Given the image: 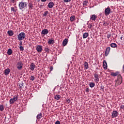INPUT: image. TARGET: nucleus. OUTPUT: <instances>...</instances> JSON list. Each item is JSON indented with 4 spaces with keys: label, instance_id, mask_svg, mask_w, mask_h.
<instances>
[{
    "label": "nucleus",
    "instance_id": "nucleus-21",
    "mask_svg": "<svg viewBox=\"0 0 124 124\" xmlns=\"http://www.w3.org/2000/svg\"><path fill=\"white\" fill-rule=\"evenodd\" d=\"M103 65L105 69H107V62L106 61H104Z\"/></svg>",
    "mask_w": 124,
    "mask_h": 124
},
{
    "label": "nucleus",
    "instance_id": "nucleus-44",
    "mask_svg": "<svg viewBox=\"0 0 124 124\" xmlns=\"http://www.w3.org/2000/svg\"><path fill=\"white\" fill-rule=\"evenodd\" d=\"M120 109H124V105H121L120 106Z\"/></svg>",
    "mask_w": 124,
    "mask_h": 124
},
{
    "label": "nucleus",
    "instance_id": "nucleus-48",
    "mask_svg": "<svg viewBox=\"0 0 124 124\" xmlns=\"http://www.w3.org/2000/svg\"><path fill=\"white\" fill-rule=\"evenodd\" d=\"M47 0H41V1L42 2H45V1H46Z\"/></svg>",
    "mask_w": 124,
    "mask_h": 124
},
{
    "label": "nucleus",
    "instance_id": "nucleus-24",
    "mask_svg": "<svg viewBox=\"0 0 124 124\" xmlns=\"http://www.w3.org/2000/svg\"><path fill=\"white\" fill-rule=\"evenodd\" d=\"M110 46L112 48H116V47H117V44L116 43H112L110 44Z\"/></svg>",
    "mask_w": 124,
    "mask_h": 124
},
{
    "label": "nucleus",
    "instance_id": "nucleus-46",
    "mask_svg": "<svg viewBox=\"0 0 124 124\" xmlns=\"http://www.w3.org/2000/svg\"><path fill=\"white\" fill-rule=\"evenodd\" d=\"M11 1H12L13 3H15V0H11Z\"/></svg>",
    "mask_w": 124,
    "mask_h": 124
},
{
    "label": "nucleus",
    "instance_id": "nucleus-36",
    "mask_svg": "<svg viewBox=\"0 0 124 124\" xmlns=\"http://www.w3.org/2000/svg\"><path fill=\"white\" fill-rule=\"evenodd\" d=\"M45 51L46 52V53H49V48L48 47H45Z\"/></svg>",
    "mask_w": 124,
    "mask_h": 124
},
{
    "label": "nucleus",
    "instance_id": "nucleus-47",
    "mask_svg": "<svg viewBox=\"0 0 124 124\" xmlns=\"http://www.w3.org/2000/svg\"><path fill=\"white\" fill-rule=\"evenodd\" d=\"M22 44H23V43L22 41H20V43L19 44V46H22Z\"/></svg>",
    "mask_w": 124,
    "mask_h": 124
},
{
    "label": "nucleus",
    "instance_id": "nucleus-50",
    "mask_svg": "<svg viewBox=\"0 0 124 124\" xmlns=\"http://www.w3.org/2000/svg\"><path fill=\"white\" fill-rule=\"evenodd\" d=\"M67 102H68V103L70 102V99H68L67 100Z\"/></svg>",
    "mask_w": 124,
    "mask_h": 124
},
{
    "label": "nucleus",
    "instance_id": "nucleus-28",
    "mask_svg": "<svg viewBox=\"0 0 124 124\" xmlns=\"http://www.w3.org/2000/svg\"><path fill=\"white\" fill-rule=\"evenodd\" d=\"M89 86L90 88H93L95 86V84L93 82H91L90 84H89Z\"/></svg>",
    "mask_w": 124,
    "mask_h": 124
},
{
    "label": "nucleus",
    "instance_id": "nucleus-22",
    "mask_svg": "<svg viewBox=\"0 0 124 124\" xmlns=\"http://www.w3.org/2000/svg\"><path fill=\"white\" fill-rule=\"evenodd\" d=\"M88 36H89V33H88L85 32V33H83V38L84 39H85V38H87V37H88Z\"/></svg>",
    "mask_w": 124,
    "mask_h": 124
},
{
    "label": "nucleus",
    "instance_id": "nucleus-15",
    "mask_svg": "<svg viewBox=\"0 0 124 124\" xmlns=\"http://www.w3.org/2000/svg\"><path fill=\"white\" fill-rule=\"evenodd\" d=\"M68 42V40L67 39H65L62 42V45L63 46H66Z\"/></svg>",
    "mask_w": 124,
    "mask_h": 124
},
{
    "label": "nucleus",
    "instance_id": "nucleus-39",
    "mask_svg": "<svg viewBox=\"0 0 124 124\" xmlns=\"http://www.w3.org/2000/svg\"><path fill=\"white\" fill-rule=\"evenodd\" d=\"M11 11H14V12H16V11H15V8H14V7H11Z\"/></svg>",
    "mask_w": 124,
    "mask_h": 124
},
{
    "label": "nucleus",
    "instance_id": "nucleus-10",
    "mask_svg": "<svg viewBox=\"0 0 124 124\" xmlns=\"http://www.w3.org/2000/svg\"><path fill=\"white\" fill-rule=\"evenodd\" d=\"M97 18V16H96L95 15H91L90 16V20H92V21H95Z\"/></svg>",
    "mask_w": 124,
    "mask_h": 124
},
{
    "label": "nucleus",
    "instance_id": "nucleus-30",
    "mask_svg": "<svg viewBox=\"0 0 124 124\" xmlns=\"http://www.w3.org/2000/svg\"><path fill=\"white\" fill-rule=\"evenodd\" d=\"M54 42H55V41H54V40H52V39H50L48 41V44H53Z\"/></svg>",
    "mask_w": 124,
    "mask_h": 124
},
{
    "label": "nucleus",
    "instance_id": "nucleus-11",
    "mask_svg": "<svg viewBox=\"0 0 124 124\" xmlns=\"http://www.w3.org/2000/svg\"><path fill=\"white\" fill-rule=\"evenodd\" d=\"M49 31H48L47 29H44L42 31L41 34H44V35H46V34H48Z\"/></svg>",
    "mask_w": 124,
    "mask_h": 124
},
{
    "label": "nucleus",
    "instance_id": "nucleus-52",
    "mask_svg": "<svg viewBox=\"0 0 124 124\" xmlns=\"http://www.w3.org/2000/svg\"><path fill=\"white\" fill-rule=\"evenodd\" d=\"M38 2H39L40 1V0H36Z\"/></svg>",
    "mask_w": 124,
    "mask_h": 124
},
{
    "label": "nucleus",
    "instance_id": "nucleus-33",
    "mask_svg": "<svg viewBox=\"0 0 124 124\" xmlns=\"http://www.w3.org/2000/svg\"><path fill=\"white\" fill-rule=\"evenodd\" d=\"M10 104H13V103H15V102L13 100L12 98H11L9 101Z\"/></svg>",
    "mask_w": 124,
    "mask_h": 124
},
{
    "label": "nucleus",
    "instance_id": "nucleus-3",
    "mask_svg": "<svg viewBox=\"0 0 124 124\" xmlns=\"http://www.w3.org/2000/svg\"><path fill=\"white\" fill-rule=\"evenodd\" d=\"M122 82H123V78L121 75H119L118 76V78L116 82V85H121L122 84Z\"/></svg>",
    "mask_w": 124,
    "mask_h": 124
},
{
    "label": "nucleus",
    "instance_id": "nucleus-8",
    "mask_svg": "<svg viewBox=\"0 0 124 124\" xmlns=\"http://www.w3.org/2000/svg\"><path fill=\"white\" fill-rule=\"evenodd\" d=\"M94 81L95 82H99V75L96 73L94 74Z\"/></svg>",
    "mask_w": 124,
    "mask_h": 124
},
{
    "label": "nucleus",
    "instance_id": "nucleus-34",
    "mask_svg": "<svg viewBox=\"0 0 124 124\" xmlns=\"http://www.w3.org/2000/svg\"><path fill=\"white\" fill-rule=\"evenodd\" d=\"M48 11L45 12V13L43 14V16L46 17V16H47V14H48Z\"/></svg>",
    "mask_w": 124,
    "mask_h": 124
},
{
    "label": "nucleus",
    "instance_id": "nucleus-40",
    "mask_svg": "<svg viewBox=\"0 0 124 124\" xmlns=\"http://www.w3.org/2000/svg\"><path fill=\"white\" fill-rule=\"evenodd\" d=\"M88 28H89V29H92V28H93V24H90L88 26Z\"/></svg>",
    "mask_w": 124,
    "mask_h": 124
},
{
    "label": "nucleus",
    "instance_id": "nucleus-38",
    "mask_svg": "<svg viewBox=\"0 0 124 124\" xmlns=\"http://www.w3.org/2000/svg\"><path fill=\"white\" fill-rule=\"evenodd\" d=\"M19 49L21 51H24V47H23V46H20Z\"/></svg>",
    "mask_w": 124,
    "mask_h": 124
},
{
    "label": "nucleus",
    "instance_id": "nucleus-7",
    "mask_svg": "<svg viewBox=\"0 0 124 124\" xmlns=\"http://www.w3.org/2000/svg\"><path fill=\"white\" fill-rule=\"evenodd\" d=\"M118 115H119V112L116 110H114L111 113V118L112 119L113 118H117V117H118Z\"/></svg>",
    "mask_w": 124,
    "mask_h": 124
},
{
    "label": "nucleus",
    "instance_id": "nucleus-9",
    "mask_svg": "<svg viewBox=\"0 0 124 124\" xmlns=\"http://www.w3.org/2000/svg\"><path fill=\"white\" fill-rule=\"evenodd\" d=\"M110 50H111V48L110 47H108L106 49L105 53V56L106 57H107L108 55H109V53H110Z\"/></svg>",
    "mask_w": 124,
    "mask_h": 124
},
{
    "label": "nucleus",
    "instance_id": "nucleus-16",
    "mask_svg": "<svg viewBox=\"0 0 124 124\" xmlns=\"http://www.w3.org/2000/svg\"><path fill=\"white\" fill-rule=\"evenodd\" d=\"M10 72V68H7L4 70V74L5 75H8L9 74V73Z\"/></svg>",
    "mask_w": 124,
    "mask_h": 124
},
{
    "label": "nucleus",
    "instance_id": "nucleus-45",
    "mask_svg": "<svg viewBox=\"0 0 124 124\" xmlns=\"http://www.w3.org/2000/svg\"><path fill=\"white\" fill-rule=\"evenodd\" d=\"M50 71H52L53 70V66H51L50 67Z\"/></svg>",
    "mask_w": 124,
    "mask_h": 124
},
{
    "label": "nucleus",
    "instance_id": "nucleus-37",
    "mask_svg": "<svg viewBox=\"0 0 124 124\" xmlns=\"http://www.w3.org/2000/svg\"><path fill=\"white\" fill-rule=\"evenodd\" d=\"M30 80H31V81H34V76H31L30 78Z\"/></svg>",
    "mask_w": 124,
    "mask_h": 124
},
{
    "label": "nucleus",
    "instance_id": "nucleus-27",
    "mask_svg": "<svg viewBox=\"0 0 124 124\" xmlns=\"http://www.w3.org/2000/svg\"><path fill=\"white\" fill-rule=\"evenodd\" d=\"M75 19H76V17H75V16H71L70 17V21H71V22H73V21H75Z\"/></svg>",
    "mask_w": 124,
    "mask_h": 124
},
{
    "label": "nucleus",
    "instance_id": "nucleus-17",
    "mask_svg": "<svg viewBox=\"0 0 124 124\" xmlns=\"http://www.w3.org/2000/svg\"><path fill=\"white\" fill-rule=\"evenodd\" d=\"M28 6L29 9H32V8H33V4H32V2H29L28 4Z\"/></svg>",
    "mask_w": 124,
    "mask_h": 124
},
{
    "label": "nucleus",
    "instance_id": "nucleus-18",
    "mask_svg": "<svg viewBox=\"0 0 124 124\" xmlns=\"http://www.w3.org/2000/svg\"><path fill=\"white\" fill-rule=\"evenodd\" d=\"M7 33H8V34H9V35L10 36H12V35H13L14 34V33H13V31H12L11 30V31H7Z\"/></svg>",
    "mask_w": 124,
    "mask_h": 124
},
{
    "label": "nucleus",
    "instance_id": "nucleus-31",
    "mask_svg": "<svg viewBox=\"0 0 124 124\" xmlns=\"http://www.w3.org/2000/svg\"><path fill=\"white\" fill-rule=\"evenodd\" d=\"M4 110V107H3V105H0V111H2Z\"/></svg>",
    "mask_w": 124,
    "mask_h": 124
},
{
    "label": "nucleus",
    "instance_id": "nucleus-49",
    "mask_svg": "<svg viewBox=\"0 0 124 124\" xmlns=\"http://www.w3.org/2000/svg\"><path fill=\"white\" fill-rule=\"evenodd\" d=\"M101 89H102V90H104V86H101Z\"/></svg>",
    "mask_w": 124,
    "mask_h": 124
},
{
    "label": "nucleus",
    "instance_id": "nucleus-19",
    "mask_svg": "<svg viewBox=\"0 0 124 124\" xmlns=\"http://www.w3.org/2000/svg\"><path fill=\"white\" fill-rule=\"evenodd\" d=\"M41 118H42V113H41L38 114L36 116V119L37 120H40V119H41Z\"/></svg>",
    "mask_w": 124,
    "mask_h": 124
},
{
    "label": "nucleus",
    "instance_id": "nucleus-4",
    "mask_svg": "<svg viewBox=\"0 0 124 124\" xmlns=\"http://www.w3.org/2000/svg\"><path fill=\"white\" fill-rule=\"evenodd\" d=\"M111 13V9L110 7L108 6L105 9V16H108Z\"/></svg>",
    "mask_w": 124,
    "mask_h": 124
},
{
    "label": "nucleus",
    "instance_id": "nucleus-32",
    "mask_svg": "<svg viewBox=\"0 0 124 124\" xmlns=\"http://www.w3.org/2000/svg\"><path fill=\"white\" fill-rule=\"evenodd\" d=\"M83 5H85L86 6H88V1L85 0L83 2Z\"/></svg>",
    "mask_w": 124,
    "mask_h": 124
},
{
    "label": "nucleus",
    "instance_id": "nucleus-14",
    "mask_svg": "<svg viewBox=\"0 0 124 124\" xmlns=\"http://www.w3.org/2000/svg\"><path fill=\"white\" fill-rule=\"evenodd\" d=\"M24 85L25 84L23 82L19 83H18L19 89H20V90H22V89H23Z\"/></svg>",
    "mask_w": 124,
    "mask_h": 124
},
{
    "label": "nucleus",
    "instance_id": "nucleus-12",
    "mask_svg": "<svg viewBox=\"0 0 124 124\" xmlns=\"http://www.w3.org/2000/svg\"><path fill=\"white\" fill-rule=\"evenodd\" d=\"M30 67L31 70V71H33V70H34V68H35V64H34L33 62L31 63Z\"/></svg>",
    "mask_w": 124,
    "mask_h": 124
},
{
    "label": "nucleus",
    "instance_id": "nucleus-23",
    "mask_svg": "<svg viewBox=\"0 0 124 124\" xmlns=\"http://www.w3.org/2000/svg\"><path fill=\"white\" fill-rule=\"evenodd\" d=\"M55 99H56V100H60V98H61V95H59V94H57L54 97Z\"/></svg>",
    "mask_w": 124,
    "mask_h": 124
},
{
    "label": "nucleus",
    "instance_id": "nucleus-26",
    "mask_svg": "<svg viewBox=\"0 0 124 124\" xmlns=\"http://www.w3.org/2000/svg\"><path fill=\"white\" fill-rule=\"evenodd\" d=\"M18 96H17V95H15V96H14L13 98H12V99L14 101V102H15L17 101V100H18Z\"/></svg>",
    "mask_w": 124,
    "mask_h": 124
},
{
    "label": "nucleus",
    "instance_id": "nucleus-25",
    "mask_svg": "<svg viewBox=\"0 0 124 124\" xmlns=\"http://www.w3.org/2000/svg\"><path fill=\"white\" fill-rule=\"evenodd\" d=\"M84 68H85V69H88V68H89V64L87 62H84Z\"/></svg>",
    "mask_w": 124,
    "mask_h": 124
},
{
    "label": "nucleus",
    "instance_id": "nucleus-41",
    "mask_svg": "<svg viewBox=\"0 0 124 124\" xmlns=\"http://www.w3.org/2000/svg\"><path fill=\"white\" fill-rule=\"evenodd\" d=\"M64 2H70L71 1V0H63Z\"/></svg>",
    "mask_w": 124,
    "mask_h": 124
},
{
    "label": "nucleus",
    "instance_id": "nucleus-29",
    "mask_svg": "<svg viewBox=\"0 0 124 124\" xmlns=\"http://www.w3.org/2000/svg\"><path fill=\"white\" fill-rule=\"evenodd\" d=\"M118 72L116 73H112L111 74V76H113V77H116V76H118Z\"/></svg>",
    "mask_w": 124,
    "mask_h": 124
},
{
    "label": "nucleus",
    "instance_id": "nucleus-20",
    "mask_svg": "<svg viewBox=\"0 0 124 124\" xmlns=\"http://www.w3.org/2000/svg\"><path fill=\"white\" fill-rule=\"evenodd\" d=\"M7 53L8 54V55H9V56H10V55H12V49L11 48H9L8 49Z\"/></svg>",
    "mask_w": 124,
    "mask_h": 124
},
{
    "label": "nucleus",
    "instance_id": "nucleus-1",
    "mask_svg": "<svg viewBox=\"0 0 124 124\" xmlns=\"http://www.w3.org/2000/svg\"><path fill=\"white\" fill-rule=\"evenodd\" d=\"M18 8L20 10H22V11H24V10H26L27 8H28V2H19L18 3Z\"/></svg>",
    "mask_w": 124,
    "mask_h": 124
},
{
    "label": "nucleus",
    "instance_id": "nucleus-43",
    "mask_svg": "<svg viewBox=\"0 0 124 124\" xmlns=\"http://www.w3.org/2000/svg\"><path fill=\"white\" fill-rule=\"evenodd\" d=\"M55 124H61V122H60L59 121H57L55 122Z\"/></svg>",
    "mask_w": 124,
    "mask_h": 124
},
{
    "label": "nucleus",
    "instance_id": "nucleus-35",
    "mask_svg": "<svg viewBox=\"0 0 124 124\" xmlns=\"http://www.w3.org/2000/svg\"><path fill=\"white\" fill-rule=\"evenodd\" d=\"M111 36H112V34H111V33H108L107 35V37L108 39H109V38H110V37H111Z\"/></svg>",
    "mask_w": 124,
    "mask_h": 124
},
{
    "label": "nucleus",
    "instance_id": "nucleus-5",
    "mask_svg": "<svg viewBox=\"0 0 124 124\" xmlns=\"http://www.w3.org/2000/svg\"><path fill=\"white\" fill-rule=\"evenodd\" d=\"M16 67L18 70H21L23 68V62H18L16 63Z\"/></svg>",
    "mask_w": 124,
    "mask_h": 124
},
{
    "label": "nucleus",
    "instance_id": "nucleus-51",
    "mask_svg": "<svg viewBox=\"0 0 124 124\" xmlns=\"http://www.w3.org/2000/svg\"><path fill=\"white\" fill-rule=\"evenodd\" d=\"M121 40H122L123 39V36H121L120 38Z\"/></svg>",
    "mask_w": 124,
    "mask_h": 124
},
{
    "label": "nucleus",
    "instance_id": "nucleus-6",
    "mask_svg": "<svg viewBox=\"0 0 124 124\" xmlns=\"http://www.w3.org/2000/svg\"><path fill=\"white\" fill-rule=\"evenodd\" d=\"M43 47L41 45H38L36 46V50L38 53H41L42 52Z\"/></svg>",
    "mask_w": 124,
    "mask_h": 124
},
{
    "label": "nucleus",
    "instance_id": "nucleus-13",
    "mask_svg": "<svg viewBox=\"0 0 124 124\" xmlns=\"http://www.w3.org/2000/svg\"><path fill=\"white\" fill-rule=\"evenodd\" d=\"M54 2L51 1L49 3H48V4L47 5L48 8H53L54 7Z\"/></svg>",
    "mask_w": 124,
    "mask_h": 124
},
{
    "label": "nucleus",
    "instance_id": "nucleus-2",
    "mask_svg": "<svg viewBox=\"0 0 124 124\" xmlns=\"http://www.w3.org/2000/svg\"><path fill=\"white\" fill-rule=\"evenodd\" d=\"M26 38V33L24 32H22L20 33H19L18 35H17V39L21 41V40H23V39H25Z\"/></svg>",
    "mask_w": 124,
    "mask_h": 124
},
{
    "label": "nucleus",
    "instance_id": "nucleus-42",
    "mask_svg": "<svg viewBox=\"0 0 124 124\" xmlns=\"http://www.w3.org/2000/svg\"><path fill=\"white\" fill-rule=\"evenodd\" d=\"M86 93H89L90 92V89L89 88H87L85 90Z\"/></svg>",
    "mask_w": 124,
    "mask_h": 124
}]
</instances>
